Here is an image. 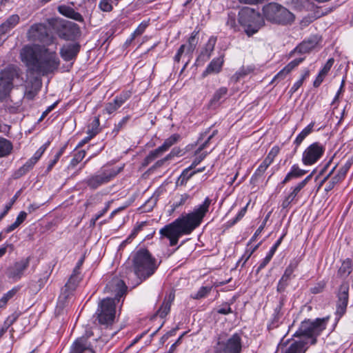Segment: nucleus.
Returning <instances> with one entry per match:
<instances>
[{
    "mask_svg": "<svg viewBox=\"0 0 353 353\" xmlns=\"http://www.w3.org/2000/svg\"><path fill=\"white\" fill-rule=\"evenodd\" d=\"M210 203L211 200L207 197L203 204L194 212L182 216L162 228L159 231L161 236L169 239L170 246L176 245L180 236L191 234L200 225Z\"/></svg>",
    "mask_w": 353,
    "mask_h": 353,
    "instance_id": "obj_1",
    "label": "nucleus"
},
{
    "mask_svg": "<svg viewBox=\"0 0 353 353\" xmlns=\"http://www.w3.org/2000/svg\"><path fill=\"white\" fill-rule=\"evenodd\" d=\"M127 290V286L124 281L119 278L112 279L106 285L105 291L114 295V298H106L103 299L97 310L98 319L101 324L110 325L115 318V301L119 302Z\"/></svg>",
    "mask_w": 353,
    "mask_h": 353,
    "instance_id": "obj_2",
    "label": "nucleus"
},
{
    "mask_svg": "<svg viewBox=\"0 0 353 353\" xmlns=\"http://www.w3.org/2000/svg\"><path fill=\"white\" fill-rule=\"evenodd\" d=\"M157 265L154 258L152 257L147 250H140L136 252L133 259V272L130 270L126 272V276L130 279L132 276H137L135 282L132 283L133 287L139 285L143 280L151 276L156 270Z\"/></svg>",
    "mask_w": 353,
    "mask_h": 353,
    "instance_id": "obj_3",
    "label": "nucleus"
},
{
    "mask_svg": "<svg viewBox=\"0 0 353 353\" xmlns=\"http://www.w3.org/2000/svg\"><path fill=\"white\" fill-rule=\"evenodd\" d=\"M264 17L269 21L283 25H291L295 19L292 12L276 3H270L263 8Z\"/></svg>",
    "mask_w": 353,
    "mask_h": 353,
    "instance_id": "obj_4",
    "label": "nucleus"
},
{
    "mask_svg": "<svg viewBox=\"0 0 353 353\" xmlns=\"http://www.w3.org/2000/svg\"><path fill=\"white\" fill-rule=\"evenodd\" d=\"M326 322L327 319L325 318L316 319L314 321H304L293 336L311 339L310 343L314 345L316 343V337L325 329Z\"/></svg>",
    "mask_w": 353,
    "mask_h": 353,
    "instance_id": "obj_5",
    "label": "nucleus"
},
{
    "mask_svg": "<svg viewBox=\"0 0 353 353\" xmlns=\"http://www.w3.org/2000/svg\"><path fill=\"white\" fill-rule=\"evenodd\" d=\"M239 22L243 27L245 32L248 37L256 33L264 25L261 15L250 8L243 10L239 12Z\"/></svg>",
    "mask_w": 353,
    "mask_h": 353,
    "instance_id": "obj_6",
    "label": "nucleus"
},
{
    "mask_svg": "<svg viewBox=\"0 0 353 353\" xmlns=\"http://www.w3.org/2000/svg\"><path fill=\"white\" fill-rule=\"evenodd\" d=\"M60 61L55 51H50L45 48L41 57L39 59L38 63L34 72L46 74L57 70L59 65Z\"/></svg>",
    "mask_w": 353,
    "mask_h": 353,
    "instance_id": "obj_7",
    "label": "nucleus"
},
{
    "mask_svg": "<svg viewBox=\"0 0 353 353\" xmlns=\"http://www.w3.org/2000/svg\"><path fill=\"white\" fill-rule=\"evenodd\" d=\"M54 28L58 36L64 40H74L81 34L79 26L74 22L63 19H57Z\"/></svg>",
    "mask_w": 353,
    "mask_h": 353,
    "instance_id": "obj_8",
    "label": "nucleus"
},
{
    "mask_svg": "<svg viewBox=\"0 0 353 353\" xmlns=\"http://www.w3.org/2000/svg\"><path fill=\"white\" fill-rule=\"evenodd\" d=\"M19 79V72L13 68H8L0 73V101L9 94L16 80Z\"/></svg>",
    "mask_w": 353,
    "mask_h": 353,
    "instance_id": "obj_9",
    "label": "nucleus"
},
{
    "mask_svg": "<svg viewBox=\"0 0 353 353\" xmlns=\"http://www.w3.org/2000/svg\"><path fill=\"white\" fill-rule=\"evenodd\" d=\"M241 338L235 333L226 341H219L214 347V353H241Z\"/></svg>",
    "mask_w": 353,
    "mask_h": 353,
    "instance_id": "obj_10",
    "label": "nucleus"
},
{
    "mask_svg": "<svg viewBox=\"0 0 353 353\" xmlns=\"http://www.w3.org/2000/svg\"><path fill=\"white\" fill-rule=\"evenodd\" d=\"M181 139V136L179 134H173L168 138H167L163 143L149 152L147 157L145 158L143 162V165L146 166L155 159L162 156L165 152H167L172 145L178 143Z\"/></svg>",
    "mask_w": 353,
    "mask_h": 353,
    "instance_id": "obj_11",
    "label": "nucleus"
},
{
    "mask_svg": "<svg viewBox=\"0 0 353 353\" xmlns=\"http://www.w3.org/2000/svg\"><path fill=\"white\" fill-rule=\"evenodd\" d=\"M325 152L324 146L315 142L310 145L303 152L302 162L304 165H311L316 163Z\"/></svg>",
    "mask_w": 353,
    "mask_h": 353,
    "instance_id": "obj_12",
    "label": "nucleus"
},
{
    "mask_svg": "<svg viewBox=\"0 0 353 353\" xmlns=\"http://www.w3.org/2000/svg\"><path fill=\"white\" fill-rule=\"evenodd\" d=\"M299 259H293L290 261L289 265L285 268V272L279 280L277 285V291L279 292H283L285 291L286 287L288 285L289 281L294 277L293 275L294 272L297 268L299 264Z\"/></svg>",
    "mask_w": 353,
    "mask_h": 353,
    "instance_id": "obj_13",
    "label": "nucleus"
},
{
    "mask_svg": "<svg viewBox=\"0 0 353 353\" xmlns=\"http://www.w3.org/2000/svg\"><path fill=\"white\" fill-rule=\"evenodd\" d=\"M322 41V37L319 34H314L303 40L299 46H297L293 52L299 53H307L311 50L320 47Z\"/></svg>",
    "mask_w": 353,
    "mask_h": 353,
    "instance_id": "obj_14",
    "label": "nucleus"
},
{
    "mask_svg": "<svg viewBox=\"0 0 353 353\" xmlns=\"http://www.w3.org/2000/svg\"><path fill=\"white\" fill-rule=\"evenodd\" d=\"M349 285L343 283L340 285L338 293L336 314L341 318L346 312L348 303Z\"/></svg>",
    "mask_w": 353,
    "mask_h": 353,
    "instance_id": "obj_15",
    "label": "nucleus"
},
{
    "mask_svg": "<svg viewBox=\"0 0 353 353\" xmlns=\"http://www.w3.org/2000/svg\"><path fill=\"white\" fill-rule=\"evenodd\" d=\"M20 56L22 61L26 64L28 68L34 72V68L37 67L39 59L34 48L30 46H24L21 50Z\"/></svg>",
    "mask_w": 353,
    "mask_h": 353,
    "instance_id": "obj_16",
    "label": "nucleus"
},
{
    "mask_svg": "<svg viewBox=\"0 0 353 353\" xmlns=\"http://www.w3.org/2000/svg\"><path fill=\"white\" fill-rule=\"evenodd\" d=\"M29 258H26L14 263V265L10 267L7 270L6 274L8 277L14 281L19 280L23 275L24 271L29 266Z\"/></svg>",
    "mask_w": 353,
    "mask_h": 353,
    "instance_id": "obj_17",
    "label": "nucleus"
},
{
    "mask_svg": "<svg viewBox=\"0 0 353 353\" xmlns=\"http://www.w3.org/2000/svg\"><path fill=\"white\" fill-rule=\"evenodd\" d=\"M198 33L199 32L196 31L192 32L188 40V45L186 46L183 44L180 46L174 57L175 62L179 63L180 61L181 57L183 53H185L186 54H191L194 52L198 43Z\"/></svg>",
    "mask_w": 353,
    "mask_h": 353,
    "instance_id": "obj_18",
    "label": "nucleus"
},
{
    "mask_svg": "<svg viewBox=\"0 0 353 353\" xmlns=\"http://www.w3.org/2000/svg\"><path fill=\"white\" fill-rule=\"evenodd\" d=\"M70 353H94L88 336H81L72 343Z\"/></svg>",
    "mask_w": 353,
    "mask_h": 353,
    "instance_id": "obj_19",
    "label": "nucleus"
},
{
    "mask_svg": "<svg viewBox=\"0 0 353 353\" xmlns=\"http://www.w3.org/2000/svg\"><path fill=\"white\" fill-rule=\"evenodd\" d=\"M209 153L207 152H201L200 153H199L197 154H194L196 156V157H195L194 160L193 161V162L192 163L191 165L189 166L188 168H185L182 172L180 176H192L194 174H196L203 172L205 170V167L198 168L196 170L195 169V168L201 161H203L206 157V156Z\"/></svg>",
    "mask_w": 353,
    "mask_h": 353,
    "instance_id": "obj_20",
    "label": "nucleus"
},
{
    "mask_svg": "<svg viewBox=\"0 0 353 353\" xmlns=\"http://www.w3.org/2000/svg\"><path fill=\"white\" fill-rule=\"evenodd\" d=\"M209 153L207 152H201L200 153H199L197 154H194L196 156V157H195L194 160L193 161V162L192 163L191 165L189 166L188 168H185L182 172L180 176H192L194 174H196L203 172L205 170V167L198 168L196 170L195 169V168L201 161H203L206 157V156Z\"/></svg>",
    "mask_w": 353,
    "mask_h": 353,
    "instance_id": "obj_21",
    "label": "nucleus"
},
{
    "mask_svg": "<svg viewBox=\"0 0 353 353\" xmlns=\"http://www.w3.org/2000/svg\"><path fill=\"white\" fill-rule=\"evenodd\" d=\"M80 48L81 46L78 43L65 44L60 49V55L65 61L75 59L79 52Z\"/></svg>",
    "mask_w": 353,
    "mask_h": 353,
    "instance_id": "obj_22",
    "label": "nucleus"
},
{
    "mask_svg": "<svg viewBox=\"0 0 353 353\" xmlns=\"http://www.w3.org/2000/svg\"><path fill=\"white\" fill-rule=\"evenodd\" d=\"M279 150L280 149L278 146H274L270 150L267 157L257 168L255 172L256 176H261L264 174L269 165L274 161V158L278 155Z\"/></svg>",
    "mask_w": 353,
    "mask_h": 353,
    "instance_id": "obj_23",
    "label": "nucleus"
},
{
    "mask_svg": "<svg viewBox=\"0 0 353 353\" xmlns=\"http://www.w3.org/2000/svg\"><path fill=\"white\" fill-rule=\"evenodd\" d=\"M29 37L34 41H44L48 37L46 26L39 23L32 26L28 31Z\"/></svg>",
    "mask_w": 353,
    "mask_h": 353,
    "instance_id": "obj_24",
    "label": "nucleus"
},
{
    "mask_svg": "<svg viewBox=\"0 0 353 353\" xmlns=\"http://www.w3.org/2000/svg\"><path fill=\"white\" fill-rule=\"evenodd\" d=\"M289 346L283 353H305L308 347L307 341L305 339L288 341Z\"/></svg>",
    "mask_w": 353,
    "mask_h": 353,
    "instance_id": "obj_25",
    "label": "nucleus"
},
{
    "mask_svg": "<svg viewBox=\"0 0 353 353\" xmlns=\"http://www.w3.org/2000/svg\"><path fill=\"white\" fill-rule=\"evenodd\" d=\"M45 150L46 147L44 145L40 147L34 154L33 157L30 158L22 167H21L19 169V174L20 175L26 174L32 168L34 165L41 158Z\"/></svg>",
    "mask_w": 353,
    "mask_h": 353,
    "instance_id": "obj_26",
    "label": "nucleus"
},
{
    "mask_svg": "<svg viewBox=\"0 0 353 353\" xmlns=\"http://www.w3.org/2000/svg\"><path fill=\"white\" fill-rule=\"evenodd\" d=\"M79 274L80 273H74L73 272L72 274L70 276V279L64 286V291L59 296V300H61L62 298L65 299L69 295L70 292L73 291L76 288L80 281Z\"/></svg>",
    "mask_w": 353,
    "mask_h": 353,
    "instance_id": "obj_27",
    "label": "nucleus"
},
{
    "mask_svg": "<svg viewBox=\"0 0 353 353\" xmlns=\"http://www.w3.org/2000/svg\"><path fill=\"white\" fill-rule=\"evenodd\" d=\"M223 63V58L218 57L213 59L211 62L208 64L205 70L203 71L202 76L203 77L211 74H217L219 73Z\"/></svg>",
    "mask_w": 353,
    "mask_h": 353,
    "instance_id": "obj_28",
    "label": "nucleus"
},
{
    "mask_svg": "<svg viewBox=\"0 0 353 353\" xmlns=\"http://www.w3.org/2000/svg\"><path fill=\"white\" fill-rule=\"evenodd\" d=\"M174 299V294L170 292L165 296L161 306L157 311V314L161 318H164L170 311L171 305Z\"/></svg>",
    "mask_w": 353,
    "mask_h": 353,
    "instance_id": "obj_29",
    "label": "nucleus"
},
{
    "mask_svg": "<svg viewBox=\"0 0 353 353\" xmlns=\"http://www.w3.org/2000/svg\"><path fill=\"white\" fill-rule=\"evenodd\" d=\"M58 10L61 14L68 18L80 22L83 21L82 15L69 6H61L59 7Z\"/></svg>",
    "mask_w": 353,
    "mask_h": 353,
    "instance_id": "obj_30",
    "label": "nucleus"
},
{
    "mask_svg": "<svg viewBox=\"0 0 353 353\" xmlns=\"http://www.w3.org/2000/svg\"><path fill=\"white\" fill-rule=\"evenodd\" d=\"M315 181L316 182L317 190H319L324 183H326L325 187V191L326 192L331 190L339 181L337 178H316Z\"/></svg>",
    "mask_w": 353,
    "mask_h": 353,
    "instance_id": "obj_31",
    "label": "nucleus"
},
{
    "mask_svg": "<svg viewBox=\"0 0 353 353\" xmlns=\"http://www.w3.org/2000/svg\"><path fill=\"white\" fill-rule=\"evenodd\" d=\"M19 21V17L17 14H12L0 26V31H5L6 33L13 28Z\"/></svg>",
    "mask_w": 353,
    "mask_h": 353,
    "instance_id": "obj_32",
    "label": "nucleus"
},
{
    "mask_svg": "<svg viewBox=\"0 0 353 353\" xmlns=\"http://www.w3.org/2000/svg\"><path fill=\"white\" fill-rule=\"evenodd\" d=\"M125 102V100L121 97H117L112 102L108 103L105 105L103 110L104 112L110 114L118 110Z\"/></svg>",
    "mask_w": 353,
    "mask_h": 353,
    "instance_id": "obj_33",
    "label": "nucleus"
},
{
    "mask_svg": "<svg viewBox=\"0 0 353 353\" xmlns=\"http://www.w3.org/2000/svg\"><path fill=\"white\" fill-rule=\"evenodd\" d=\"M255 70L254 65H243L232 77L235 81H239L241 78L247 76L253 72Z\"/></svg>",
    "mask_w": 353,
    "mask_h": 353,
    "instance_id": "obj_34",
    "label": "nucleus"
},
{
    "mask_svg": "<svg viewBox=\"0 0 353 353\" xmlns=\"http://www.w3.org/2000/svg\"><path fill=\"white\" fill-rule=\"evenodd\" d=\"M314 125V122L310 123L297 135L296 138L294 141L296 147H298L305 139V137H307L312 132Z\"/></svg>",
    "mask_w": 353,
    "mask_h": 353,
    "instance_id": "obj_35",
    "label": "nucleus"
},
{
    "mask_svg": "<svg viewBox=\"0 0 353 353\" xmlns=\"http://www.w3.org/2000/svg\"><path fill=\"white\" fill-rule=\"evenodd\" d=\"M228 94V88L225 87H221L216 90L210 100L211 105H217L220 103L221 99L225 97Z\"/></svg>",
    "mask_w": 353,
    "mask_h": 353,
    "instance_id": "obj_36",
    "label": "nucleus"
},
{
    "mask_svg": "<svg viewBox=\"0 0 353 353\" xmlns=\"http://www.w3.org/2000/svg\"><path fill=\"white\" fill-rule=\"evenodd\" d=\"M12 150L10 141L5 138L0 137V157L8 155Z\"/></svg>",
    "mask_w": 353,
    "mask_h": 353,
    "instance_id": "obj_37",
    "label": "nucleus"
},
{
    "mask_svg": "<svg viewBox=\"0 0 353 353\" xmlns=\"http://www.w3.org/2000/svg\"><path fill=\"white\" fill-rule=\"evenodd\" d=\"M190 196L186 194L176 195L173 199L172 204L171 205L172 211L175 210L179 207L184 205L189 199Z\"/></svg>",
    "mask_w": 353,
    "mask_h": 353,
    "instance_id": "obj_38",
    "label": "nucleus"
},
{
    "mask_svg": "<svg viewBox=\"0 0 353 353\" xmlns=\"http://www.w3.org/2000/svg\"><path fill=\"white\" fill-rule=\"evenodd\" d=\"M309 170L301 168L298 165H292L291 170L287 174L286 176H301L306 174Z\"/></svg>",
    "mask_w": 353,
    "mask_h": 353,
    "instance_id": "obj_39",
    "label": "nucleus"
},
{
    "mask_svg": "<svg viewBox=\"0 0 353 353\" xmlns=\"http://www.w3.org/2000/svg\"><path fill=\"white\" fill-rule=\"evenodd\" d=\"M216 42V37H211L209 38L206 45H205V50L203 52V53L208 58H210V57L211 56V54L214 49Z\"/></svg>",
    "mask_w": 353,
    "mask_h": 353,
    "instance_id": "obj_40",
    "label": "nucleus"
},
{
    "mask_svg": "<svg viewBox=\"0 0 353 353\" xmlns=\"http://www.w3.org/2000/svg\"><path fill=\"white\" fill-rule=\"evenodd\" d=\"M18 288H14L3 294V296L0 299V308L4 307L7 304L8 301L16 294Z\"/></svg>",
    "mask_w": 353,
    "mask_h": 353,
    "instance_id": "obj_41",
    "label": "nucleus"
},
{
    "mask_svg": "<svg viewBox=\"0 0 353 353\" xmlns=\"http://www.w3.org/2000/svg\"><path fill=\"white\" fill-rule=\"evenodd\" d=\"M211 287L203 286L200 288L197 292L192 294L191 297L194 299H200L205 297L211 291Z\"/></svg>",
    "mask_w": 353,
    "mask_h": 353,
    "instance_id": "obj_42",
    "label": "nucleus"
},
{
    "mask_svg": "<svg viewBox=\"0 0 353 353\" xmlns=\"http://www.w3.org/2000/svg\"><path fill=\"white\" fill-rule=\"evenodd\" d=\"M109 178H90L88 184L91 188L95 189L100 185L109 181Z\"/></svg>",
    "mask_w": 353,
    "mask_h": 353,
    "instance_id": "obj_43",
    "label": "nucleus"
},
{
    "mask_svg": "<svg viewBox=\"0 0 353 353\" xmlns=\"http://www.w3.org/2000/svg\"><path fill=\"white\" fill-rule=\"evenodd\" d=\"M65 148H61L59 151L54 155L53 159L50 160L47 168L46 174H48V172L52 169L54 165L57 163L61 156L63 154Z\"/></svg>",
    "mask_w": 353,
    "mask_h": 353,
    "instance_id": "obj_44",
    "label": "nucleus"
},
{
    "mask_svg": "<svg viewBox=\"0 0 353 353\" xmlns=\"http://www.w3.org/2000/svg\"><path fill=\"white\" fill-rule=\"evenodd\" d=\"M185 155V150H182V148H180L179 147H175L172 149L170 152L167 154V159H169V161L172 160L174 157H181Z\"/></svg>",
    "mask_w": 353,
    "mask_h": 353,
    "instance_id": "obj_45",
    "label": "nucleus"
},
{
    "mask_svg": "<svg viewBox=\"0 0 353 353\" xmlns=\"http://www.w3.org/2000/svg\"><path fill=\"white\" fill-rule=\"evenodd\" d=\"M148 25L149 23L148 21H142L132 32V39H135L137 37L141 35L145 32Z\"/></svg>",
    "mask_w": 353,
    "mask_h": 353,
    "instance_id": "obj_46",
    "label": "nucleus"
},
{
    "mask_svg": "<svg viewBox=\"0 0 353 353\" xmlns=\"http://www.w3.org/2000/svg\"><path fill=\"white\" fill-rule=\"evenodd\" d=\"M218 133V131L216 130H214L212 134H210L207 140L205 141L204 143H203L194 152V154H197L202 152L205 148H207L208 145L209 144L210 140Z\"/></svg>",
    "mask_w": 353,
    "mask_h": 353,
    "instance_id": "obj_47",
    "label": "nucleus"
},
{
    "mask_svg": "<svg viewBox=\"0 0 353 353\" xmlns=\"http://www.w3.org/2000/svg\"><path fill=\"white\" fill-rule=\"evenodd\" d=\"M85 156V150H81L77 152L74 154V157L71 160L70 165L72 166H75L77 163H79L80 161H81L83 158Z\"/></svg>",
    "mask_w": 353,
    "mask_h": 353,
    "instance_id": "obj_48",
    "label": "nucleus"
},
{
    "mask_svg": "<svg viewBox=\"0 0 353 353\" xmlns=\"http://www.w3.org/2000/svg\"><path fill=\"white\" fill-rule=\"evenodd\" d=\"M353 163V159L347 160L345 164L339 170L337 176H345Z\"/></svg>",
    "mask_w": 353,
    "mask_h": 353,
    "instance_id": "obj_49",
    "label": "nucleus"
},
{
    "mask_svg": "<svg viewBox=\"0 0 353 353\" xmlns=\"http://www.w3.org/2000/svg\"><path fill=\"white\" fill-rule=\"evenodd\" d=\"M99 7L103 12H110L113 8L108 0H101Z\"/></svg>",
    "mask_w": 353,
    "mask_h": 353,
    "instance_id": "obj_50",
    "label": "nucleus"
},
{
    "mask_svg": "<svg viewBox=\"0 0 353 353\" xmlns=\"http://www.w3.org/2000/svg\"><path fill=\"white\" fill-rule=\"evenodd\" d=\"M156 203L157 199L151 197L145 203L142 208L145 212H149L154 208V206L156 205Z\"/></svg>",
    "mask_w": 353,
    "mask_h": 353,
    "instance_id": "obj_51",
    "label": "nucleus"
},
{
    "mask_svg": "<svg viewBox=\"0 0 353 353\" xmlns=\"http://www.w3.org/2000/svg\"><path fill=\"white\" fill-rule=\"evenodd\" d=\"M259 244L255 245L253 248H248L243 255L240 261H243V264L245 263L247 261L250 259L252 254L254 252V251L258 248Z\"/></svg>",
    "mask_w": 353,
    "mask_h": 353,
    "instance_id": "obj_52",
    "label": "nucleus"
},
{
    "mask_svg": "<svg viewBox=\"0 0 353 353\" xmlns=\"http://www.w3.org/2000/svg\"><path fill=\"white\" fill-rule=\"evenodd\" d=\"M259 244L255 245L253 248H248L243 255L240 261H243V264L245 263L247 261L250 259L252 254L254 252V251L258 248Z\"/></svg>",
    "mask_w": 353,
    "mask_h": 353,
    "instance_id": "obj_53",
    "label": "nucleus"
},
{
    "mask_svg": "<svg viewBox=\"0 0 353 353\" xmlns=\"http://www.w3.org/2000/svg\"><path fill=\"white\" fill-rule=\"evenodd\" d=\"M333 63H334L333 59H328L327 61L326 62V63L324 65L323 68L320 70L319 73L323 75L324 77H325L327 74L330 70L331 69Z\"/></svg>",
    "mask_w": 353,
    "mask_h": 353,
    "instance_id": "obj_54",
    "label": "nucleus"
},
{
    "mask_svg": "<svg viewBox=\"0 0 353 353\" xmlns=\"http://www.w3.org/2000/svg\"><path fill=\"white\" fill-rule=\"evenodd\" d=\"M305 59L304 57H301L298 59H295L290 61L287 65V68L289 70L290 72H291L294 68H295L296 66H298L301 62L303 61Z\"/></svg>",
    "mask_w": 353,
    "mask_h": 353,
    "instance_id": "obj_55",
    "label": "nucleus"
},
{
    "mask_svg": "<svg viewBox=\"0 0 353 353\" xmlns=\"http://www.w3.org/2000/svg\"><path fill=\"white\" fill-rule=\"evenodd\" d=\"M217 312L221 314H228L232 312L230 305L227 303H223L218 310Z\"/></svg>",
    "mask_w": 353,
    "mask_h": 353,
    "instance_id": "obj_56",
    "label": "nucleus"
},
{
    "mask_svg": "<svg viewBox=\"0 0 353 353\" xmlns=\"http://www.w3.org/2000/svg\"><path fill=\"white\" fill-rule=\"evenodd\" d=\"M290 72L287 68L286 66H285L279 72L277 73V74L274 77V81H281L285 78V77L290 73Z\"/></svg>",
    "mask_w": 353,
    "mask_h": 353,
    "instance_id": "obj_57",
    "label": "nucleus"
},
{
    "mask_svg": "<svg viewBox=\"0 0 353 353\" xmlns=\"http://www.w3.org/2000/svg\"><path fill=\"white\" fill-rule=\"evenodd\" d=\"M351 268L348 262H344L339 268V272L341 274L348 275L351 272Z\"/></svg>",
    "mask_w": 353,
    "mask_h": 353,
    "instance_id": "obj_58",
    "label": "nucleus"
},
{
    "mask_svg": "<svg viewBox=\"0 0 353 353\" xmlns=\"http://www.w3.org/2000/svg\"><path fill=\"white\" fill-rule=\"evenodd\" d=\"M249 202L246 204V205L245 207H243L241 211L238 213V214L236 215V218L233 220L232 224H234L236 223L237 221H239V220H241L243 216L245 214L246 212H247V209H248V206L249 205Z\"/></svg>",
    "mask_w": 353,
    "mask_h": 353,
    "instance_id": "obj_59",
    "label": "nucleus"
},
{
    "mask_svg": "<svg viewBox=\"0 0 353 353\" xmlns=\"http://www.w3.org/2000/svg\"><path fill=\"white\" fill-rule=\"evenodd\" d=\"M272 256L270 254H268L267 256L263 259V261L259 265L256 272H259L262 269H263L270 261Z\"/></svg>",
    "mask_w": 353,
    "mask_h": 353,
    "instance_id": "obj_60",
    "label": "nucleus"
},
{
    "mask_svg": "<svg viewBox=\"0 0 353 353\" xmlns=\"http://www.w3.org/2000/svg\"><path fill=\"white\" fill-rule=\"evenodd\" d=\"M129 119L128 117H123L117 124L115 125L114 132L118 133L119 131L126 124Z\"/></svg>",
    "mask_w": 353,
    "mask_h": 353,
    "instance_id": "obj_61",
    "label": "nucleus"
},
{
    "mask_svg": "<svg viewBox=\"0 0 353 353\" xmlns=\"http://www.w3.org/2000/svg\"><path fill=\"white\" fill-rule=\"evenodd\" d=\"M226 25L230 29H234L235 30L236 28V23L234 17L229 15L226 22Z\"/></svg>",
    "mask_w": 353,
    "mask_h": 353,
    "instance_id": "obj_62",
    "label": "nucleus"
},
{
    "mask_svg": "<svg viewBox=\"0 0 353 353\" xmlns=\"http://www.w3.org/2000/svg\"><path fill=\"white\" fill-rule=\"evenodd\" d=\"M27 213L24 211H21L17 216L15 223L19 226L26 219Z\"/></svg>",
    "mask_w": 353,
    "mask_h": 353,
    "instance_id": "obj_63",
    "label": "nucleus"
},
{
    "mask_svg": "<svg viewBox=\"0 0 353 353\" xmlns=\"http://www.w3.org/2000/svg\"><path fill=\"white\" fill-rule=\"evenodd\" d=\"M283 236H281L276 241V243H274V245L271 248L270 250L269 251L268 254H270V255H272L273 256V255L274 254L276 250H277L278 247L280 245V244L281 243V241L283 240Z\"/></svg>",
    "mask_w": 353,
    "mask_h": 353,
    "instance_id": "obj_64",
    "label": "nucleus"
}]
</instances>
